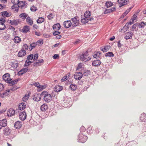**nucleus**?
Returning a JSON list of instances; mask_svg holds the SVG:
<instances>
[{
	"mask_svg": "<svg viewBox=\"0 0 146 146\" xmlns=\"http://www.w3.org/2000/svg\"><path fill=\"white\" fill-rule=\"evenodd\" d=\"M88 137L86 136L83 135L82 133H80L78 137L77 141L79 142L84 143L87 140Z\"/></svg>",
	"mask_w": 146,
	"mask_h": 146,
	"instance_id": "f257e3e1",
	"label": "nucleus"
},
{
	"mask_svg": "<svg viewBox=\"0 0 146 146\" xmlns=\"http://www.w3.org/2000/svg\"><path fill=\"white\" fill-rule=\"evenodd\" d=\"M73 24H72V26L73 27H76L78 26L79 24V18L77 16H76L71 19Z\"/></svg>",
	"mask_w": 146,
	"mask_h": 146,
	"instance_id": "f03ea898",
	"label": "nucleus"
},
{
	"mask_svg": "<svg viewBox=\"0 0 146 146\" xmlns=\"http://www.w3.org/2000/svg\"><path fill=\"white\" fill-rule=\"evenodd\" d=\"M52 99V96L50 94H45L44 97V100L46 102H49Z\"/></svg>",
	"mask_w": 146,
	"mask_h": 146,
	"instance_id": "7ed1b4c3",
	"label": "nucleus"
},
{
	"mask_svg": "<svg viewBox=\"0 0 146 146\" xmlns=\"http://www.w3.org/2000/svg\"><path fill=\"white\" fill-rule=\"evenodd\" d=\"M83 76V74L81 72H76L74 75V78L76 80H80Z\"/></svg>",
	"mask_w": 146,
	"mask_h": 146,
	"instance_id": "20e7f679",
	"label": "nucleus"
},
{
	"mask_svg": "<svg viewBox=\"0 0 146 146\" xmlns=\"http://www.w3.org/2000/svg\"><path fill=\"white\" fill-rule=\"evenodd\" d=\"M27 114L26 112L24 111L21 112L19 115V118L20 119L22 120H24L26 118Z\"/></svg>",
	"mask_w": 146,
	"mask_h": 146,
	"instance_id": "39448f33",
	"label": "nucleus"
},
{
	"mask_svg": "<svg viewBox=\"0 0 146 146\" xmlns=\"http://www.w3.org/2000/svg\"><path fill=\"white\" fill-rule=\"evenodd\" d=\"M3 80L6 82L8 83L10 81V79H11L9 77V73H6L4 74L3 76Z\"/></svg>",
	"mask_w": 146,
	"mask_h": 146,
	"instance_id": "423d86ee",
	"label": "nucleus"
},
{
	"mask_svg": "<svg viewBox=\"0 0 146 146\" xmlns=\"http://www.w3.org/2000/svg\"><path fill=\"white\" fill-rule=\"evenodd\" d=\"M129 0H118V2L119 4V7H120L126 5L127 4V2Z\"/></svg>",
	"mask_w": 146,
	"mask_h": 146,
	"instance_id": "0eeeda50",
	"label": "nucleus"
},
{
	"mask_svg": "<svg viewBox=\"0 0 146 146\" xmlns=\"http://www.w3.org/2000/svg\"><path fill=\"white\" fill-rule=\"evenodd\" d=\"M63 25L65 28H68L72 26V24L70 20H67L63 23Z\"/></svg>",
	"mask_w": 146,
	"mask_h": 146,
	"instance_id": "6e6552de",
	"label": "nucleus"
},
{
	"mask_svg": "<svg viewBox=\"0 0 146 146\" xmlns=\"http://www.w3.org/2000/svg\"><path fill=\"white\" fill-rule=\"evenodd\" d=\"M15 113V111L13 108H11L7 111V115L9 117L13 115Z\"/></svg>",
	"mask_w": 146,
	"mask_h": 146,
	"instance_id": "1a4fd4ad",
	"label": "nucleus"
},
{
	"mask_svg": "<svg viewBox=\"0 0 146 146\" xmlns=\"http://www.w3.org/2000/svg\"><path fill=\"white\" fill-rule=\"evenodd\" d=\"M41 99V95L40 94L35 93L34 95L33 99L36 101H39Z\"/></svg>",
	"mask_w": 146,
	"mask_h": 146,
	"instance_id": "9d476101",
	"label": "nucleus"
},
{
	"mask_svg": "<svg viewBox=\"0 0 146 146\" xmlns=\"http://www.w3.org/2000/svg\"><path fill=\"white\" fill-rule=\"evenodd\" d=\"M133 35V33L132 32H127L125 34V36L124 38L126 39H130L132 38Z\"/></svg>",
	"mask_w": 146,
	"mask_h": 146,
	"instance_id": "9b49d317",
	"label": "nucleus"
},
{
	"mask_svg": "<svg viewBox=\"0 0 146 146\" xmlns=\"http://www.w3.org/2000/svg\"><path fill=\"white\" fill-rule=\"evenodd\" d=\"M3 134L5 135H9L11 133V130L8 127H6L3 130Z\"/></svg>",
	"mask_w": 146,
	"mask_h": 146,
	"instance_id": "f8f14e48",
	"label": "nucleus"
},
{
	"mask_svg": "<svg viewBox=\"0 0 146 146\" xmlns=\"http://www.w3.org/2000/svg\"><path fill=\"white\" fill-rule=\"evenodd\" d=\"M27 3L25 1H19L17 5L19 7H21V9L27 6Z\"/></svg>",
	"mask_w": 146,
	"mask_h": 146,
	"instance_id": "ddd939ff",
	"label": "nucleus"
},
{
	"mask_svg": "<svg viewBox=\"0 0 146 146\" xmlns=\"http://www.w3.org/2000/svg\"><path fill=\"white\" fill-rule=\"evenodd\" d=\"M101 63L100 60H97L94 61L92 63V65L93 66L97 67L99 66Z\"/></svg>",
	"mask_w": 146,
	"mask_h": 146,
	"instance_id": "4468645a",
	"label": "nucleus"
},
{
	"mask_svg": "<svg viewBox=\"0 0 146 146\" xmlns=\"http://www.w3.org/2000/svg\"><path fill=\"white\" fill-rule=\"evenodd\" d=\"M14 125L16 128L19 129L21 127L22 125V123L20 121H17L15 123Z\"/></svg>",
	"mask_w": 146,
	"mask_h": 146,
	"instance_id": "2eb2a0df",
	"label": "nucleus"
},
{
	"mask_svg": "<svg viewBox=\"0 0 146 146\" xmlns=\"http://www.w3.org/2000/svg\"><path fill=\"white\" fill-rule=\"evenodd\" d=\"M44 63V60L43 59H39L37 62H36L33 64L34 66H40L41 64H43Z\"/></svg>",
	"mask_w": 146,
	"mask_h": 146,
	"instance_id": "dca6fc26",
	"label": "nucleus"
},
{
	"mask_svg": "<svg viewBox=\"0 0 146 146\" xmlns=\"http://www.w3.org/2000/svg\"><path fill=\"white\" fill-rule=\"evenodd\" d=\"M146 115L143 113L141 114L140 116V120L141 122H145L146 120Z\"/></svg>",
	"mask_w": 146,
	"mask_h": 146,
	"instance_id": "f3484780",
	"label": "nucleus"
},
{
	"mask_svg": "<svg viewBox=\"0 0 146 146\" xmlns=\"http://www.w3.org/2000/svg\"><path fill=\"white\" fill-rule=\"evenodd\" d=\"M26 54V52L25 50L21 49L19 52L18 56L19 57H23Z\"/></svg>",
	"mask_w": 146,
	"mask_h": 146,
	"instance_id": "a211bd4d",
	"label": "nucleus"
},
{
	"mask_svg": "<svg viewBox=\"0 0 146 146\" xmlns=\"http://www.w3.org/2000/svg\"><path fill=\"white\" fill-rule=\"evenodd\" d=\"M60 24L58 23L53 25L52 28L54 30H59L60 28Z\"/></svg>",
	"mask_w": 146,
	"mask_h": 146,
	"instance_id": "6ab92c4d",
	"label": "nucleus"
},
{
	"mask_svg": "<svg viewBox=\"0 0 146 146\" xmlns=\"http://www.w3.org/2000/svg\"><path fill=\"white\" fill-rule=\"evenodd\" d=\"M26 106V104L25 103L22 102L19 104V108L20 110H23Z\"/></svg>",
	"mask_w": 146,
	"mask_h": 146,
	"instance_id": "aec40b11",
	"label": "nucleus"
},
{
	"mask_svg": "<svg viewBox=\"0 0 146 146\" xmlns=\"http://www.w3.org/2000/svg\"><path fill=\"white\" fill-rule=\"evenodd\" d=\"M62 90V86L58 85L55 86L54 88V91L56 92H58Z\"/></svg>",
	"mask_w": 146,
	"mask_h": 146,
	"instance_id": "412c9836",
	"label": "nucleus"
},
{
	"mask_svg": "<svg viewBox=\"0 0 146 146\" xmlns=\"http://www.w3.org/2000/svg\"><path fill=\"white\" fill-rule=\"evenodd\" d=\"M0 125L1 127L6 126L7 125V120L5 119H3L0 122Z\"/></svg>",
	"mask_w": 146,
	"mask_h": 146,
	"instance_id": "4be33fe9",
	"label": "nucleus"
},
{
	"mask_svg": "<svg viewBox=\"0 0 146 146\" xmlns=\"http://www.w3.org/2000/svg\"><path fill=\"white\" fill-rule=\"evenodd\" d=\"M18 81V79H16L15 80H13L11 79H10V81L8 83L11 84L10 86H13L14 84H16Z\"/></svg>",
	"mask_w": 146,
	"mask_h": 146,
	"instance_id": "5701e85b",
	"label": "nucleus"
},
{
	"mask_svg": "<svg viewBox=\"0 0 146 146\" xmlns=\"http://www.w3.org/2000/svg\"><path fill=\"white\" fill-rule=\"evenodd\" d=\"M26 21L27 23L30 25H32L33 24V21L29 16H28L26 18Z\"/></svg>",
	"mask_w": 146,
	"mask_h": 146,
	"instance_id": "b1692460",
	"label": "nucleus"
},
{
	"mask_svg": "<svg viewBox=\"0 0 146 146\" xmlns=\"http://www.w3.org/2000/svg\"><path fill=\"white\" fill-rule=\"evenodd\" d=\"M29 27L28 26H26L24 27L22 29L23 32L25 33H26L29 31Z\"/></svg>",
	"mask_w": 146,
	"mask_h": 146,
	"instance_id": "393cba45",
	"label": "nucleus"
},
{
	"mask_svg": "<svg viewBox=\"0 0 146 146\" xmlns=\"http://www.w3.org/2000/svg\"><path fill=\"white\" fill-rule=\"evenodd\" d=\"M48 108V106L46 104H43L41 106L40 109L42 111H45Z\"/></svg>",
	"mask_w": 146,
	"mask_h": 146,
	"instance_id": "a878e982",
	"label": "nucleus"
},
{
	"mask_svg": "<svg viewBox=\"0 0 146 146\" xmlns=\"http://www.w3.org/2000/svg\"><path fill=\"white\" fill-rule=\"evenodd\" d=\"M27 15L25 13L21 14L19 16V17L23 20H25L27 17Z\"/></svg>",
	"mask_w": 146,
	"mask_h": 146,
	"instance_id": "bb28decb",
	"label": "nucleus"
},
{
	"mask_svg": "<svg viewBox=\"0 0 146 146\" xmlns=\"http://www.w3.org/2000/svg\"><path fill=\"white\" fill-rule=\"evenodd\" d=\"M37 45L36 43L33 42L30 45V47L29 48V50L31 51L32 49L35 48L36 45Z\"/></svg>",
	"mask_w": 146,
	"mask_h": 146,
	"instance_id": "cd10ccee",
	"label": "nucleus"
},
{
	"mask_svg": "<svg viewBox=\"0 0 146 146\" xmlns=\"http://www.w3.org/2000/svg\"><path fill=\"white\" fill-rule=\"evenodd\" d=\"M77 88V86L74 84H72L70 85V88L73 91L75 90Z\"/></svg>",
	"mask_w": 146,
	"mask_h": 146,
	"instance_id": "c85d7f7f",
	"label": "nucleus"
},
{
	"mask_svg": "<svg viewBox=\"0 0 146 146\" xmlns=\"http://www.w3.org/2000/svg\"><path fill=\"white\" fill-rule=\"evenodd\" d=\"M91 14L89 11H86L84 14V17L85 18H88L90 16Z\"/></svg>",
	"mask_w": 146,
	"mask_h": 146,
	"instance_id": "c756f323",
	"label": "nucleus"
},
{
	"mask_svg": "<svg viewBox=\"0 0 146 146\" xmlns=\"http://www.w3.org/2000/svg\"><path fill=\"white\" fill-rule=\"evenodd\" d=\"M81 22L82 23L84 24H86L88 22V20L87 18H86L85 17L83 18L82 16H81Z\"/></svg>",
	"mask_w": 146,
	"mask_h": 146,
	"instance_id": "7c9ffc66",
	"label": "nucleus"
},
{
	"mask_svg": "<svg viewBox=\"0 0 146 146\" xmlns=\"http://www.w3.org/2000/svg\"><path fill=\"white\" fill-rule=\"evenodd\" d=\"M14 40L15 43H17L20 42L21 38L18 36H15L14 39Z\"/></svg>",
	"mask_w": 146,
	"mask_h": 146,
	"instance_id": "2f4dec72",
	"label": "nucleus"
},
{
	"mask_svg": "<svg viewBox=\"0 0 146 146\" xmlns=\"http://www.w3.org/2000/svg\"><path fill=\"white\" fill-rule=\"evenodd\" d=\"M33 85L35 86L36 87L40 89L41 88L42 89H43V86H42L40 85L39 83L38 82H35L34 83H33Z\"/></svg>",
	"mask_w": 146,
	"mask_h": 146,
	"instance_id": "473e14b6",
	"label": "nucleus"
},
{
	"mask_svg": "<svg viewBox=\"0 0 146 146\" xmlns=\"http://www.w3.org/2000/svg\"><path fill=\"white\" fill-rule=\"evenodd\" d=\"M105 56L109 57H113L114 56V54L111 52H109L105 54Z\"/></svg>",
	"mask_w": 146,
	"mask_h": 146,
	"instance_id": "72a5a7b5",
	"label": "nucleus"
},
{
	"mask_svg": "<svg viewBox=\"0 0 146 146\" xmlns=\"http://www.w3.org/2000/svg\"><path fill=\"white\" fill-rule=\"evenodd\" d=\"M29 95L28 94H26L22 99V101L24 102H26L28 99L29 98Z\"/></svg>",
	"mask_w": 146,
	"mask_h": 146,
	"instance_id": "f704fd0d",
	"label": "nucleus"
},
{
	"mask_svg": "<svg viewBox=\"0 0 146 146\" xmlns=\"http://www.w3.org/2000/svg\"><path fill=\"white\" fill-rule=\"evenodd\" d=\"M87 130L88 133L90 134L91 133H92L93 131V128L92 127L90 126L88 127Z\"/></svg>",
	"mask_w": 146,
	"mask_h": 146,
	"instance_id": "c9c22d12",
	"label": "nucleus"
},
{
	"mask_svg": "<svg viewBox=\"0 0 146 146\" xmlns=\"http://www.w3.org/2000/svg\"><path fill=\"white\" fill-rule=\"evenodd\" d=\"M110 47V46H106L103 48H101V50L104 52H106L109 50Z\"/></svg>",
	"mask_w": 146,
	"mask_h": 146,
	"instance_id": "e433bc0d",
	"label": "nucleus"
},
{
	"mask_svg": "<svg viewBox=\"0 0 146 146\" xmlns=\"http://www.w3.org/2000/svg\"><path fill=\"white\" fill-rule=\"evenodd\" d=\"M1 15L3 17L4 16H5L6 17H9L10 16L9 13L7 12V11L2 12Z\"/></svg>",
	"mask_w": 146,
	"mask_h": 146,
	"instance_id": "4c0bfd02",
	"label": "nucleus"
},
{
	"mask_svg": "<svg viewBox=\"0 0 146 146\" xmlns=\"http://www.w3.org/2000/svg\"><path fill=\"white\" fill-rule=\"evenodd\" d=\"M44 21V19L43 17H39L38 19L36 21L38 23L40 24L42 23Z\"/></svg>",
	"mask_w": 146,
	"mask_h": 146,
	"instance_id": "58836bf2",
	"label": "nucleus"
},
{
	"mask_svg": "<svg viewBox=\"0 0 146 146\" xmlns=\"http://www.w3.org/2000/svg\"><path fill=\"white\" fill-rule=\"evenodd\" d=\"M6 26L4 24L0 23V30H3L5 29Z\"/></svg>",
	"mask_w": 146,
	"mask_h": 146,
	"instance_id": "ea45409f",
	"label": "nucleus"
},
{
	"mask_svg": "<svg viewBox=\"0 0 146 146\" xmlns=\"http://www.w3.org/2000/svg\"><path fill=\"white\" fill-rule=\"evenodd\" d=\"M10 38V36L9 34L6 35L3 38V39L4 40H5V41H7Z\"/></svg>",
	"mask_w": 146,
	"mask_h": 146,
	"instance_id": "a19ab883",
	"label": "nucleus"
},
{
	"mask_svg": "<svg viewBox=\"0 0 146 146\" xmlns=\"http://www.w3.org/2000/svg\"><path fill=\"white\" fill-rule=\"evenodd\" d=\"M106 6L107 7H110L113 5V3L111 2H108L106 3Z\"/></svg>",
	"mask_w": 146,
	"mask_h": 146,
	"instance_id": "79ce46f5",
	"label": "nucleus"
},
{
	"mask_svg": "<svg viewBox=\"0 0 146 146\" xmlns=\"http://www.w3.org/2000/svg\"><path fill=\"white\" fill-rule=\"evenodd\" d=\"M32 63V62L31 61L29 60H27L25 62L24 66H28Z\"/></svg>",
	"mask_w": 146,
	"mask_h": 146,
	"instance_id": "37998d69",
	"label": "nucleus"
},
{
	"mask_svg": "<svg viewBox=\"0 0 146 146\" xmlns=\"http://www.w3.org/2000/svg\"><path fill=\"white\" fill-rule=\"evenodd\" d=\"M80 59L82 61H85L86 60V57L82 54L80 56Z\"/></svg>",
	"mask_w": 146,
	"mask_h": 146,
	"instance_id": "c03bdc74",
	"label": "nucleus"
},
{
	"mask_svg": "<svg viewBox=\"0 0 146 146\" xmlns=\"http://www.w3.org/2000/svg\"><path fill=\"white\" fill-rule=\"evenodd\" d=\"M146 25V23H144L143 22H142L139 25V28H144Z\"/></svg>",
	"mask_w": 146,
	"mask_h": 146,
	"instance_id": "a18cd8bd",
	"label": "nucleus"
},
{
	"mask_svg": "<svg viewBox=\"0 0 146 146\" xmlns=\"http://www.w3.org/2000/svg\"><path fill=\"white\" fill-rule=\"evenodd\" d=\"M90 72L89 70H86L83 74V76H88L90 74Z\"/></svg>",
	"mask_w": 146,
	"mask_h": 146,
	"instance_id": "49530a36",
	"label": "nucleus"
},
{
	"mask_svg": "<svg viewBox=\"0 0 146 146\" xmlns=\"http://www.w3.org/2000/svg\"><path fill=\"white\" fill-rule=\"evenodd\" d=\"M19 20L17 19L16 20H13L12 22V25H17L19 23Z\"/></svg>",
	"mask_w": 146,
	"mask_h": 146,
	"instance_id": "de8ad7c7",
	"label": "nucleus"
},
{
	"mask_svg": "<svg viewBox=\"0 0 146 146\" xmlns=\"http://www.w3.org/2000/svg\"><path fill=\"white\" fill-rule=\"evenodd\" d=\"M36 43L37 45H41L43 44V40H38L36 42Z\"/></svg>",
	"mask_w": 146,
	"mask_h": 146,
	"instance_id": "09e8293b",
	"label": "nucleus"
},
{
	"mask_svg": "<svg viewBox=\"0 0 146 146\" xmlns=\"http://www.w3.org/2000/svg\"><path fill=\"white\" fill-rule=\"evenodd\" d=\"M28 45L27 44H25L22 47V49L23 50H25H25H27L28 49Z\"/></svg>",
	"mask_w": 146,
	"mask_h": 146,
	"instance_id": "8fccbe9b",
	"label": "nucleus"
},
{
	"mask_svg": "<svg viewBox=\"0 0 146 146\" xmlns=\"http://www.w3.org/2000/svg\"><path fill=\"white\" fill-rule=\"evenodd\" d=\"M19 0H11V2L13 5H17L19 2Z\"/></svg>",
	"mask_w": 146,
	"mask_h": 146,
	"instance_id": "3c124183",
	"label": "nucleus"
},
{
	"mask_svg": "<svg viewBox=\"0 0 146 146\" xmlns=\"http://www.w3.org/2000/svg\"><path fill=\"white\" fill-rule=\"evenodd\" d=\"M128 26L127 25V23H126L125 24V26L123 27V29L124 30L125 32V31H127V30L128 29Z\"/></svg>",
	"mask_w": 146,
	"mask_h": 146,
	"instance_id": "603ef678",
	"label": "nucleus"
},
{
	"mask_svg": "<svg viewBox=\"0 0 146 146\" xmlns=\"http://www.w3.org/2000/svg\"><path fill=\"white\" fill-rule=\"evenodd\" d=\"M12 65H13L14 68H16L18 66V63L17 62H15Z\"/></svg>",
	"mask_w": 146,
	"mask_h": 146,
	"instance_id": "864d4df0",
	"label": "nucleus"
},
{
	"mask_svg": "<svg viewBox=\"0 0 146 146\" xmlns=\"http://www.w3.org/2000/svg\"><path fill=\"white\" fill-rule=\"evenodd\" d=\"M128 13V11H125L121 15V19L123 18Z\"/></svg>",
	"mask_w": 146,
	"mask_h": 146,
	"instance_id": "5fc2aeb1",
	"label": "nucleus"
},
{
	"mask_svg": "<svg viewBox=\"0 0 146 146\" xmlns=\"http://www.w3.org/2000/svg\"><path fill=\"white\" fill-rule=\"evenodd\" d=\"M55 31V32L53 33V35L54 36H55L60 34V32L58 31V30Z\"/></svg>",
	"mask_w": 146,
	"mask_h": 146,
	"instance_id": "6e6d98bb",
	"label": "nucleus"
},
{
	"mask_svg": "<svg viewBox=\"0 0 146 146\" xmlns=\"http://www.w3.org/2000/svg\"><path fill=\"white\" fill-rule=\"evenodd\" d=\"M93 57L96 58H99V55L97 54V53H96V52H94V54L93 55Z\"/></svg>",
	"mask_w": 146,
	"mask_h": 146,
	"instance_id": "4d7b16f0",
	"label": "nucleus"
},
{
	"mask_svg": "<svg viewBox=\"0 0 146 146\" xmlns=\"http://www.w3.org/2000/svg\"><path fill=\"white\" fill-rule=\"evenodd\" d=\"M86 129L84 126L81 127L80 128V133H82V132H84L85 131Z\"/></svg>",
	"mask_w": 146,
	"mask_h": 146,
	"instance_id": "13d9d810",
	"label": "nucleus"
},
{
	"mask_svg": "<svg viewBox=\"0 0 146 146\" xmlns=\"http://www.w3.org/2000/svg\"><path fill=\"white\" fill-rule=\"evenodd\" d=\"M33 54H31L29 55L27 57V59L28 60H32L33 58Z\"/></svg>",
	"mask_w": 146,
	"mask_h": 146,
	"instance_id": "bf43d9fd",
	"label": "nucleus"
},
{
	"mask_svg": "<svg viewBox=\"0 0 146 146\" xmlns=\"http://www.w3.org/2000/svg\"><path fill=\"white\" fill-rule=\"evenodd\" d=\"M30 9L31 11H35L36 10V8L35 6H33L31 7Z\"/></svg>",
	"mask_w": 146,
	"mask_h": 146,
	"instance_id": "052dcab7",
	"label": "nucleus"
},
{
	"mask_svg": "<svg viewBox=\"0 0 146 146\" xmlns=\"http://www.w3.org/2000/svg\"><path fill=\"white\" fill-rule=\"evenodd\" d=\"M6 21L5 19L1 17L0 18V23H3L4 24V23Z\"/></svg>",
	"mask_w": 146,
	"mask_h": 146,
	"instance_id": "680f3d73",
	"label": "nucleus"
},
{
	"mask_svg": "<svg viewBox=\"0 0 146 146\" xmlns=\"http://www.w3.org/2000/svg\"><path fill=\"white\" fill-rule=\"evenodd\" d=\"M47 17L48 19L50 20L52 19L53 18V15L52 13L50 14L47 16Z\"/></svg>",
	"mask_w": 146,
	"mask_h": 146,
	"instance_id": "e2e57ef3",
	"label": "nucleus"
},
{
	"mask_svg": "<svg viewBox=\"0 0 146 146\" xmlns=\"http://www.w3.org/2000/svg\"><path fill=\"white\" fill-rule=\"evenodd\" d=\"M21 70H22V71L23 72V74H24L27 71L28 69L27 68H23Z\"/></svg>",
	"mask_w": 146,
	"mask_h": 146,
	"instance_id": "0e129e2a",
	"label": "nucleus"
},
{
	"mask_svg": "<svg viewBox=\"0 0 146 146\" xmlns=\"http://www.w3.org/2000/svg\"><path fill=\"white\" fill-rule=\"evenodd\" d=\"M38 57V54H35L33 60L35 61V60H37Z\"/></svg>",
	"mask_w": 146,
	"mask_h": 146,
	"instance_id": "69168bd1",
	"label": "nucleus"
},
{
	"mask_svg": "<svg viewBox=\"0 0 146 146\" xmlns=\"http://www.w3.org/2000/svg\"><path fill=\"white\" fill-rule=\"evenodd\" d=\"M110 9H106L104 12V14H108L111 13Z\"/></svg>",
	"mask_w": 146,
	"mask_h": 146,
	"instance_id": "338daca9",
	"label": "nucleus"
},
{
	"mask_svg": "<svg viewBox=\"0 0 146 146\" xmlns=\"http://www.w3.org/2000/svg\"><path fill=\"white\" fill-rule=\"evenodd\" d=\"M22 70H21L17 73V74L19 76H21L23 74V72Z\"/></svg>",
	"mask_w": 146,
	"mask_h": 146,
	"instance_id": "774afa93",
	"label": "nucleus"
}]
</instances>
